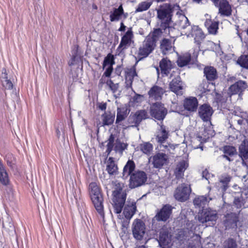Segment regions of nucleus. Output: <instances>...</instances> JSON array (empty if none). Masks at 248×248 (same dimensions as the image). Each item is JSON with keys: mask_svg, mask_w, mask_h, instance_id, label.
Segmentation results:
<instances>
[{"mask_svg": "<svg viewBox=\"0 0 248 248\" xmlns=\"http://www.w3.org/2000/svg\"><path fill=\"white\" fill-rule=\"evenodd\" d=\"M175 22L181 34L187 37H193L195 42L199 45L204 38V34L198 26H191L188 18L184 15H180Z\"/></svg>", "mask_w": 248, "mask_h": 248, "instance_id": "obj_1", "label": "nucleus"}, {"mask_svg": "<svg viewBox=\"0 0 248 248\" xmlns=\"http://www.w3.org/2000/svg\"><path fill=\"white\" fill-rule=\"evenodd\" d=\"M135 169V163L131 160H128L123 169V178L125 179L130 176L129 187L131 188L143 185L147 179V174L143 171L138 170L133 172Z\"/></svg>", "mask_w": 248, "mask_h": 248, "instance_id": "obj_2", "label": "nucleus"}, {"mask_svg": "<svg viewBox=\"0 0 248 248\" xmlns=\"http://www.w3.org/2000/svg\"><path fill=\"white\" fill-rule=\"evenodd\" d=\"M169 136V131L168 129L163 124H160L156 136V140L158 143V147L161 151L173 154L175 146L173 144H169L167 142Z\"/></svg>", "mask_w": 248, "mask_h": 248, "instance_id": "obj_3", "label": "nucleus"}, {"mask_svg": "<svg viewBox=\"0 0 248 248\" xmlns=\"http://www.w3.org/2000/svg\"><path fill=\"white\" fill-rule=\"evenodd\" d=\"M124 184L117 183L115 184V190L113 192V206L116 214L121 213L125 202L126 193L123 190Z\"/></svg>", "mask_w": 248, "mask_h": 248, "instance_id": "obj_4", "label": "nucleus"}, {"mask_svg": "<svg viewBox=\"0 0 248 248\" xmlns=\"http://www.w3.org/2000/svg\"><path fill=\"white\" fill-rule=\"evenodd\" d=\"M89 189L92 201L95 209L101 217H104L103 199L99 187L95 182H92L89 184Z\"/></svg>", "mask_w": 248, "mask_h": 248, "instance_id": "obj_5", "label": "nucleus"}, {"mask_svg": "<svg viewBox=\"0 0 248 248\" xmlns=\"http://www.w3.org/2000/svg\"><path fill=\"white\" fill-rule=\"evenodd\" d=\"M173 10L170 4H164L157 10V17L161 20V26L165 31L169 28L170 23L171 21Z\"/></svg>", "mask_w": 248, "mask_h": 248, "instance_id": "obj_6", "label": "nucleus"}, {"mask_svg": "<svg viewBox=\"0 0 248 248\" xmlns=\"http://www.w3.org/2000/svg\"><path fill=\"white\" fill-rule=\"evenodd\" d=\"M115 137L112 134H110L108 139L107 140L106 152L109 155L113 150L117 153H119L121 155L123 154V152L127 149L128 144L122 142L120 140L117 139L114 143Z\"/></svg>", "mask_w": 248, "mask_h": 248, "instance_id": "obj_7", "label": "nucleus"}, {"mask_svg": "<svg viewBox=\"0 0 248 248\" xmlns=\"http://www.w3.org/2000/svg\"><path fill=\"white\" fill-rule=\"evenodd\" d=\"M134 34L132 28H129L124 34L122 37L120 43L116 49L117 55L122 56L124 54V51L130 46L133 41Z\"/></svg>", "mask_w": 248, "mask_h": 248, "instance_id": "obj_8", "label": "nucleus"}, {"mask_svg": "<svg viewBox=\"0 0 248 248\" xmlns=\"http://www.w3.org/2000/svg\"><path fill=\"white\" fill-rule=\"evenodd\" d=\"M131 230L133 237L137 240H141L146 232L145 223L140 219H135L132 223Z\"/></svg>", "mask_w": 248, "mask_h": 248, "instance_id": "obj_9", "label": "nucleus"}, {"mask_svg": "<svg viewBox=\"0 0 248 248\" xmlns=\"http://www.w3.org/2000/svg\"><path fill=\"white\" fill-rule=\"evenodd\" d=\"M156 46L155 40L150 35L147 36L139 48V54L142 57H147L154 50Z\"/></svg>", "mask_w": 248, "mask_h": 248, "instance_id": "obj_10", "label": "nucleus"}, {"mask_svg": "<svg viewBox=\"0 0 248 248\" xmlns=\"http://www.w3.org/2000/svg\"><path fill=\"white\" fill-rule=\"evenodd\" d=\"M167 113L168 110L160 102H156L151 106V115L157 120L163 121Z\"/></svg>", "mask_w": 248, "mask_h": 248, "instance_id": "obj_11", "label": "nucleus"}, {"mask_svg": "<svg viewBox=\"0 0 248 248\" xmlns=\"http://www.w3.org/2000/svg\"><path fill=\"white\" fill-rule=\"evenodd\" d=\"M191 190L189 186L185 183L181 184L176 189L174 197L180 202H185L189 199Z\"/></svg>", "mask_w": 248, "mask_h": 248, "instance_id": "obj_12", "label": "nucleus"}, {"mask_svg": "<svg viewBox=\"0 0 248 248\" xmlns=\"http://www.w3.org/2000/svg\"><path fill=\"white\" fill-rule=\"evenodd\" d=\"M172 210V207L170 205H164L160 209L157 210L154 218L157 221L165 222L170 218Z\"/></svg>", "mask_w": 248, "mask_h": 248, "instance_id": "obj_13", "label": "nucleus"}, {"mask_svg": "<svg viewBox=\"0 0 248 248\" xmlns=\"http://www.w3.org/2000/svg\"><path fill=\"white\" fill-rule=\"evenodd\" d=\"M214 112L212 107L207 104H204L200 106L198 114L200 118L204 122H209L211 124V118Z\"/></svg>", "mask_w": 248, "mask_h": 248, "instance_id": "obj_14", "label": "nucleus"}, {"mask_svg": "<svg viewBox=\"0 0 248 248\" xmlns=\"http://www.w3.org/2000/svg\"><path fill=\"white\" fill-rule=\"evenodd\" d=\"M217 218L215 211L208 209H203L198 215V220L202 223L208 221H215Z\"/></svg>", "mask_w": 248, "mask_h": 248, "instance_id": "obj_15", "label": "nucleus"}, {"mask_svg": "<svg viewBox=\"0 0 248 248\" xmlns=\"http://www.w3.org/2000/svg\"><path fill=\"white\" fill-rule=\"evenodd\" d=\"M171 235L167 229L162 228L160 230L158 242L162 248L169 247L171 243Z\"/></svg>", "mask_w": 248, "mask_h": 248, "instance_id": "obj_16", "label": "nucleus"}, {"mask_svg": "<svg viewBox=\"0 0 248 248\" xmlns=\"http://www.w3.org/2000/svg\"><path fill=\"white\" fill-rule=\"evenodd\" d=\"M166 153L170 154L167 152L158 153L153 156L152 164L154 168L161 169L166 164L168 159Z\"/></svg>", "mask_w": 248, "mask_h": 248, "instance_id": "obj_17", "label": "nucleus"}, {"mask_svg": "<svg viewBox=\"0 0 248 248\" xmlns=\"http://www.w3.org/2000/svg\"><path fill=\"white\" fill-rule=\"evenodd\" d=\"M170 90L177 95L183 94V86L180 76L177 75L170 83Z\"/></svg>", "mask_w": 248, "mask_h": 248, "instance_id": "obj_18", "label": "nucleus"}, {"mask_svg": "<svg viewBox=\"0 0 248 248\" xmlns=\"http://www.w3.org/2000/svg\"><path fill=\"white\" fill-rule=\"evenodd\" d=\"M215 6L218 8L219 14L221 16H229L232 14L231 7L226 0H221Z\"/></svg>", "mask_w": 248, "mask_h": 248, "instance_id": "obj_19", "label": "nucleus"}, {"mask_svg": "<svg viewBox=\"0 0 248 248\" xmlns=\"http://www.w3.org/2000/svg\"><path fill=\"white\" fill-rule=\"evenodd\" d=\"M161 73L163 76H168L172 69L173 65L172 62L168 58L162 59L159 62Z\"/></svg>", "mask_w": 248, "mask_h": 248, "instance_id": "obj_20", "label": "nucleus"}, {"mask_svg": "<svg viewBox=\"0 0 248 248\" xmlns=\"http://www.w3.org/2000/svg\"><path fill=\"white\" fill-rule=\"evenodd\" d=\"M160 48L163 55H168L174 51V47L171 41L168 39H164L161 41Z\"/></svg>", "mask_w": 248, "mask_h": 248, "instance_id": "obj_21", "label": "nucleus"}, {"mask_svg": "<svg viewBox=\"0 0 248 248\" xmlns=\"http://www.w3.org/2000/svg\"><path fill=\"white\" fill-rule=\"evenodd\" d=\"M198 106V101L195 97L186 98L184 102V107L187 111L194 112L196 111Z\"/></svg>", "mask_w": 248, "mask_h": 248, "instance_id": "obj_22", "label": "nucleus"}, {"mask_svg": "<svg viewBox=\"0 0 248 248\" xmlns=\"http://www.w3.org/2000/svg\"><path fill=\"white\" fill-rule=\"evenodd\" d=\"M136 211V205L135 202H127L125 204L123 211L124 217L130 219L135 214Z\"/></svg>", "mask_w": 248, "mask_h": 248, "instance_id": "obj_23", "label": "nucleus"}, {"mask_svg": "<svg viewBox=\"0 0 248 248\" xmlns=\"http://www.w3.org/2000/svg\"><path fill=\"white\" fill-rule=\"evenodd\" d=\"M238 217L234 213L228 214L225 216L224 225L226 228H234L237 227Z\"/></svg>", "mask_w": 248, "mask_h": 248, "instance_id": "obj_24", "label": "nucleus"}, {"mask_svg": "<svg viewBox=\"0 0 248 248\" xmlns=\"http://www.w3.org/2000/svg\"><path fill=\"white\" fill-rule=\"evenodd\" d=\"M136 76H137V74L136 71V69L134 67L127 69V70L125 72V87L127 89H129L132 87L133 80L134 77Z\"/></svg>", "mask_w": 248, "mask_h": 248, "instance_id": "obj_25", "label": "nucleus"}, {"mask_svg": "<svg viewBox=\"0 0 248 248\" xmlns=\"http://www.w3.org/2000/svg\"><path fill=\"white\" fill-rule=\"evenodd\" d=\"M247 86V83L245 81L239 80L231 85L229 88V91L232 94H237L243 91Z\"/></svg>", "mask_w": 248, "mask_h": 248, "instance_id": "obj_26", "label": "nucleus"}, {"mask_svg": "<svg viewBox=\"0 0 248 248\" xmlns=\"http://www.w3.org/2000/svg\"><path fill=\"white\" fill-rule=\"evenodd\" d=\"M130 110L126 106L119 107L117 109L116 123L119 124L124 120L127 116Z\"/></svg>", "mask_w": 248, "mask_h": 248, "instance_id": "obj_27", "label": "nucleus"}, {"mask_svg": "<svg viewBox=\"0 0 248 248\" xmlns=\"http://www.w3.org/2000/svg\"><path fill=\"white\" fill-rule=\"evenodd\" d=\"M164 90L162 88L155 86L150 90L148 94L150 98L157 100L161 99Z\"/></svg>", "mask_w": 248, "mask_h": 248, "instance_id": "obj_28", "label": "nucleus"}, {"mask_svg": "<svg viewBox=\"0 0 248 248\" xmlns=\"http://www.w3.org/2000/svg\"><path fill=\"white\" fill-rule=\"evenodd\" d=\"M224 155H222L229 161H232L233 159L232 157L236 154V150L235 147L232 146H225L223 148Z\"/></svg>", "mask_w": 248, "mask_h": 248, "instance_id": "obj_29", "label": "nucleus"}, {"mask_svg": "<svg viewBox=\"0 0 248 248\" xmlns=\"http://www.w3.org/2000/svg\"><path fill=\"white\" fill-rule=\"evenodd\" d=\"M204 74L206 79L209 81H213L217 78V71L212 66H206L204 68Z\"/></svg>", "mask_w": 248, "mask_h": 248, "instance_id": "obj_30", "label": "nucleus"}, {"mask_svg": "<svg viewBox=\"0 0 248 248\" xmlns=\"http://www.w3.org/2000/svg\"><path fill=\"white\" fill-rule=\"evenodd\" d=\"M9 178L7 172L0 159V183L3 186H7L9 184Z\"/></svg>", "mask_w": 248, "mask_h": 248, "instance_id": "obj_31", "label": "nucleus"}, {"mask_svg": "<svg viewBox=\"0 0 248 248\" xmlns=\"http://www.w3.org/2000/svg\"><path fill=\"white\" fill-rule=\"evenodd\" d=\"M106 170L109 175H115L117 172L118 167L112 157H109L107 161Z\"/></svg>", "mask_w": 248, "mask_h": 248, "instance_id": "obj_32", "label": "nucleus"}, {"mask_svg": "<svg viewBox=\"0 0 248 248\" xmlns=\"http://www.w3.org/2000/svg\"><path fill=\"white\" fill-rule=\"evenodd\" d=\"M211 200L212 198L206 196H201L194 199L193 203L196 206L203 208L205 205Z\"/></svg>", "mask_w": 248, "mask_h": 248, "instance_id": "obj_33", "label": "nucleus"}, {"mask_svg": "<svg viewBox=\"0 0 248 248\" xmlns=\"http://www.w3.org/2000/svg\"><path fill=\"white\" fill-rule=\"evenodd\" d=\"M187 166V163L184 160L178 163L174 171L176 177L178 178H181L183 176L184 172L185 171Z\"/></svg>", "mask_w": 248, "mask_h": 248, "instance_id": "obj_34", "label": "nucleus"}, {"mask_svg": "<svg viewBox=\"0 0 248 248\" xmlns=\"http://www.w3.org/2000/svg\"><path fill=\"white\" fill-rule=\"evenodd\" d=\"M124 14V10L122 5L119 6L118 8H115L113 12H111L109 17L111 22L117 21L119 20L121 16Z\"/></svg>", "mask_w": 248, "mask_h": 248, "instance_id": "obj_35", "label": "nucleus"}, {"mask_svg": "<svg viewBox=\"0 0 248 248\" xmlns=\"http://www.w3.org/2000/svg\"><path fill=\"white\" fill-rule=\"evenodd\" d=\"M240 155L245 159L248 158V138L245 139L239 148Z\"/></svg>", "mask_w": 248, "mask_h": 248, "instance_id": "obj_36", "label": "nucleus"}, {"mask_svg": "<svg viewBox=\"0 0 248 248\" xmlns=\"http://www.w3.org/2000/svg\"><path fill=\"white\" fill-rule=\"evenodd\" d=\"M102 118L103 125H109L113 124L115 119V115L110 112H105L102 115Z\"/></svg>", "mask_w": 248, "mask_h": 248, "instance_id": "obj_37", "label": "nucleus"}, {"mask_svg": "<svg viewBox=\"0 0 248 248\" xmlns=\"http://www.w3.org/2000/svg\"><path fill=\"white\" fill-rule=\"evenodd\" d=\"M231 178V177L229 175L223 176L220 178L219 182L218 183V186H219L221 191L225 192L227 190Z\"/></svg>", "mask_w": 248, "mask_h": 248, "instance_id": "obj_38", "label": "nucleus"}, {"mask_svg": "<svg viewBox=\"0 0 248 248\" xmlns=\"http://www.w3.org/2000/svg\"><path fill=\"white\" fill-rule=\"evenodd\" d=\"M191 60V55L189 53H186L180 56L177 60V64L179 67H184L190 62Z\"/></svg>", "mask_w": 248, "mask_h": 248, "instance_id": "obj_39", "label": "nucleus"}, {"mask_svg": "<svg viewBox=\"0 0 248 248\" xmlns=\"http://www.w3.org/2000/svg\"><path fill=\"white\" fill-rule=\"evenodd\" d=\"M168 31H169V28L165 31L164 29L160 26V28L155 29L152 35L150 34L149 35H150L151 37H153V38L155 40L156 42L163 33H167Z\"/></svg>", "mask_w": 248, "mask_h": 248, "instance_id": "obj_40", "label": "nucleus"}, {"mask_svg": "<svg viewBox=\"0 0 248 248\" xmlns=\"http://www.w3.org/2000/svg\"><path fill=\"white\" fill-rule=\"evenodd\" d=\"M140 150L144 154L149 155L153 150V145L149 142H144L140 145Z\"/></svg>", "mask_w": 248, "mask_h": 248, "instance_id": "obj_41", "label": "nucleus"}, {"mask_svg": "<svg viewBox=\"0 0 248 248\" xmlns=\"http://www.w3.org/2000/svg\"><path fill=\"white\" fill-rule=\"evenodd\" d=\"M152 2L145 1L140 3L135 10V13L141 12L147 10L151 6Z\"/></svg>", "mask_w": 248, "mask_h": 248, "instance_id": "obj_42", "label": "nucleus"}, {"mask_svg": "<svg viewBox=\"0 0 248 248\" xmlns=\"http://www.w3.org/2000/svg\"><path fill=\"white\" fill-rule=\"evenodd\" d=\"M205 25L207 26V29L210 33L213 34H216L218 29V23L217 22L214 21L210 23L206 22Z\"/></svg>", "mask_w": 248, "mask_h": 248, "instance_id": "obj_43", "label": "nucleus"}, {"mask_svg": "<svg viewBox=\"0 0 248 248\" xmlns=\"http://www.w3.org/2000/svg\"><path fill=\"white\" fill-rule=\"evenodd\" d=\"M143 99V95L135 93V95L131 98L130 103L132 105L138 106L142 102Z\"/></svg>", "mask_w": 248, "mask_h": 248, "instance_id": "obj_44", "label": "nucleus"}, {"mask_svg": "<svg viewBox=\"0 0 248 248\" xmlns=\"http://www.w3.org/2000/svg\"><path fill=\"white\" fill-rule=\"evenodd\" d=\"M134 115L140 124L142 120L146 119L148 116L147 113L145 110H138L134 113Z\"/></svg>", "mask_w": 248, "mask_h": 248, "instance_id": "obj_45", "label": "nucleus"}, {"mask_svg": "<svg viewBox=\"0 0 248 248\" xmlns=\"http://www.w3.org/2000/svg\"><path fill=\"white\" fill-rule=\"evenodd\" d=\"M114 63V58L113 55L109 53L104 60L103 63V68H105V67L107 66H113Z\"/></svg>", "mask_w": 248, "mask_h": 248, "instance_id": "obj_46", "label": "nucleus"}, {"mask_svg": "<svg viewBox=\"0 0 248 248\" xmlns=\"http://www.w3.org/2000/svg\"><path fill=\"white\" fill-rule=\"evenodd\" d=\"M237 63L242 67L248 69V55L241 56L237 60Z\"/></svg>", "mask_w": 248, "mask_h": 248, "instance_id": "obj_47", "label": "nucleus"}, {"mask_svg": "<svg viewBox=\"0 0 248 248\" xmlns=\"http://www.w3.org/2000/svg\"><path fill=\"white\" fill-rule=\"evenodd\" d=\"M128 127H138L140 124L134 114H131L127 120Z\"/></svg>", "mask_w": 248, "mask_h": 248, "instance_id": "obj_48", "label": "nucleus"}, {"mask_svg": "<svg viewBox=\"0 0 248 248\" xmlns=\"http://www.w3.org/2000/svg\"><path fill=\"white\" fill-rule=\"evenodd\" d=\"M223 248H237L236 241L232 238H229L224 242Z\"/></svg>", "mask_w": 248, "mask_h": 248, "instance_id": "obj_49", "label": "nucleus"}, {"mask_svg": "<svg viewBox=\"0 0 248 248\" xmlns=\"http://www.w3.org/2000/svg\"><path fill=\"white\" fill-rule=\"evenodd\" d=\"M3 80H2V85L6 89L10 90L13 88V83L7 77L3 78Z\"/></svg>", "mask_w": 248, "mask_h": 248, "instance_id": "obj_50", "label": "nucleus"}, {"mask_svg": "<svg viewBox=\"0 0 248 248\" xmlns=\"http://www.w3.org/2000/svg\"><path fill=\"white\" fill-rule=\"evenodd\" d=\"M233 204L238 209L241 208L244 205V203L242 198H235L233 201Z\"/></svg>", "mask_w": 248, "mask_h": 248, "instance_id": "obj_51", "label": "nucleus"}, {"mask_svg": "<svg viewBox=\"0 0 248 248\" xmlns=\"http://www.w3.org/2000/svg\"><path fill=\"white\" fill-rule=\"evenodd\" d=\"M202 178H205L208 181V183H210L211 178L213 177V174L210 173L207 170L205 169L202 171Z\"/></svg>", "mask_w": 248, "mask_h": 248, "instance_id": "obj_52", "label": "nucleus"}, {"mask_svg": "<svg viewBox=\"0 0 248 248\" xmlns=\"http://www.w3.org/2000/svg\"><path fill=\"white\" fill-rule=\"evenodd\" d=\"M14 159L13 155L11 154H8L5 156V160L7 165L10 167H12L14 164L13 159Z\"/></svg>", "mask_w": 248, "mask_h": 248, "instance_id": "obj_53", "label": "nucleus"}, {"mask_svg": "<svg viewBox=\"0 0 248 248\" xmlns=\"http://www.w3.org/2000/svg\"><path fill=\"white\" fill-rule=\"evenodd\" d=\"M113 71V66L112 65L108 66L105 72L103 74V77L105 76L106 77L109 78Z\"/></svg>", "mask_w": 248, "mask_h": 248, "instance_id": "obj_54", "label": "nucleus"}, {"mask_svg": "<svg viewBox=\"0 0 248 248\" xmlns=\"http://www.w3.org/2000/svg\"><path fill=\"white\" fill-rule=\"evenodd\" d=\"M98 108L101 110H105L107 108V104L106 103H99Z\"/></svg>", "mask_w": 248, "mask_h": 248, "instance_id": "obj_55", "label": "nucleus"}, {"mask_svg": "<svg viewBox=\"0 0 248 248\" xmlns=\"http://www.w3.org/2000/svg\"><path fill=\"white\" fill-rule=\"evenodd\" d=\"M106 83L109 87L111 90H113V86H115V84L113 83L111 80L108 79Z\"/></svg>", "mask_w": 248, "mask_h": 248, "instance_id": "obj_56", "label": "nucleus"}, {"mask_svg": "<svg viewBox=\"0 0 248 248\" xmlns=\"http://www.w3.org/2000/svg\"><path fill=\"white\" fill-rule=\"evenodd\" d=\"M126 29V26L124 25V23L122 22L120 24V27L118 29L119 31H124Z\"/></svg>", "mask_w": 248, "mask_h": 248, "instance_id": "obj_57", "label": "nucleus"}, {"mask_svg": "<svg viewBox=\"0 0 248 248\" xmlns=\"http://www.w3.org/2000/svg\"><path fill=\"white\" fill-rule=\"evenodd\" d=\"M214 4L215 5H217L218 2H219L221 0H211Z\"/></svg>", "mask_w": 248, "mask_h": 248, "instance_id": "obj_58", "label": "nucleus"}, {"mask_svg": "<svg viewBox=\"0 0 248 248\" xmlns=\"http://www.w3.org/2000/svg\"><path fill=\"white\" fill-rule=\"evenodd\" d=\"M242 194H244L245 196H246L247 197H248V188L247 191L246 189H245V190H244L242 192Z\"/></svg>", "mask_w": 248, "mask_h": 248, "instance_id": "obj_59", "label": "nucleus"}, {"mask_svg": "<svg viewBox=\"0 0 248 248\" xmlns=\"http://www.w3.org/2000/svg\"><path fill=\"white\" fill-rule=\"evenodd\" d=\"M105 80H104L103 77L102 76V78H101V79L99 80V83L100 84H103L104 83H105Z\"/></svg>", "mask_w": 248, "mask_h": 248, "instance_id": "obj_60", "label": "nucleus"}, {"mask_svg": "<svg viewBox=\"0 0 248 248\" xmlns=\"http://www.w3.org/2000/svg\"><path fill=\"white\" fill-rule=\"evenodd\" d=\"M56 133H57V136L58 138L60 137V135H61V132L59 130V129H56Z\"/></svg>", "mask_w": 248, "mask_h": 248, "instance_id": "obj_61", "label": "nucleus"}, {"mask_svg": "<svg viewBox=\"0 0 248 248\" xmlns=\"http://www.w3.org/2000/svg\"><path fill=\"white\" fill-rule=\"evenodd\" d=\"M237 34H238L239 37L240 38V39L241 40V41L242 42H243L242 37V36L241 35V34L240 33H239V31H237Z\"/></svg>", "mask_w": 248, "mask_h": 248, "instance_id": "obj_62", "label": "nucleus"}, {"mask_svg": "<svg viewBox=\"0 0 248 248\" xmlns=\"http://www.w3.org/2000/svg\"><path fill=\"white\" fill-rule=\"evenodd\" d=\"M202 0H193V1L197 2V3H200Z\"/></svg>", "mask_w": 248, "mask_h": 248, "instance_id": "obj_63", "label": "nucleus"}, {"mask_svg": "<svg viewBox=\"0 0 248 248\" xmlns=\"http://www.w3.org/2000/svg\"><path fill=\"white\" fill-rule=\"evenodd\" d=\"M166 0H156V1L158 2H163V1H165Z\"/></svg>", "mask_w": 248, "mask_h": 248, "instance_id": "obj_64", "label": "nucleus"}]
</instances>
